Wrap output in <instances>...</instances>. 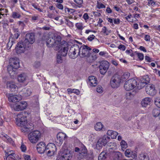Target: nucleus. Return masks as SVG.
I'll list each match as a JSON object with an SVG mask.
<instances>
[{"label":"nucleus","instance_id":"nucleus-1","mask_svg":"<svg viewBox=\"0 0 160 160\" xmlns=\"http://www.w3.org/2000/svg\"><path fill=\"white\" fill-rule=\"evenodd\" d=\"M129 76L130 73L128 72L123 73L122 76L118 74H115L110 79V85L112 88H117L120 86L121 83L126 81Z\"/></svg>","mask_w":160,"mask_h":160},{"label":"nucleus","instance_id":"nucleus-2","mask_svg":"<svg viewBox=\"0 0 160 160\" xmlns=\"http://www.w3.org/2000/svg\"><path fill=\"white\" fill-rule=\"evenodd\" d=\"M42 41H45L47 46L48 47H53L60 48L61 42V37L59 36L53 35L51 37L48 34H43L42 38Z\"/></svg>","mask_w":160,"mask_h":160},{"label":"nucleus","instance_id":"nucleus-3","mask_svg":"<svg viewBox=\"0 0 160 160\" xmlns=\"http://www.w3.org/2000/svg\"><path fill=\"white\" fill-rule=\"evenodd\" d=\"M35 41V36L32 33H28L25 37L24 39L22 41L25 44L27 48H31V45Z\"/></svg>","mask_w":160,"mask_h":160},{"label":"nucleus","instance_id":"nucleus-4","mask_svg":"<svg viewBox=\"0 0 160 160\" xmlns=\"http://www.w3.org/2000/svg\"><path fill=\"white\" fill-rule=\"evenodd\" d=\"M41 134L38 130H35L30 132L28 134V138L32 143L37 142L41 138Z\"/></svg>","mask_w":160,"mask_h":160},{"label":"nucleus","instance_id":"nucleus-5","mask_svg":"<svg viewBox=\"0 0 160 160\" xmlns=\"http://www.w3.org/2000/svg\"><path fill=\"white\" fill-rule=\"evenodd\" d=\"M80 47L77 44L72 46L68 53L69 57L71 58H74L78 55L80 56Z\"/></svg>","mask_w":160,"mask_h":160},{"label":"nucleus","instance_id":"nucleus-6","mask_svg":"<svg viewBox=\"0 0 160 160\" xmlns=\"http://www.w3.org/2000/svg\"><path fill=\"white\" fill-rule=\"evenodd\" d=\"M57 158L58 160H70L72 156L67 149L61 151Z\"/></svg>","mask_w":160,"mask_h":160},{"label":"nucleus","instance_id":"nucleus-7","mask_svg":"<svg viewBox=\"0 0 160 160\" xmlns=\"http://www.w3.org/2000/svg\"><path fill=\"white\" fill-rule=\"evenodd\" d=\"M137 82L133 78L130 79L126 81L124 87L125 90L127 91H130L136 87Z\"/></svg>","mask_w":160,"mask_h":160},{"label":"nucleus","instance_id":"nucleus-8","mask_svg":"<svg viewBox=\"0 0 160 160\" xmlns=\"http://www.w3.org/2000/svg\"><path fill=\"white\" fill-rule=\"evenodd\" d=\"M91 50V48L87 45H84L81 46L80 49V57L82 58L90 57L91 54L90 51Z\"/></svg>","mask_w":160,"mask_h":160},{"label":"nucleus","instance_id":"nucleus-9","mask_svg":"<svg viewBox=\"0 0 160 160\" xmlns=\"http://www.w3.org/2000/svg\"><path fill=\"white\" fill-rule=\"evenodd\" d=\"M15 122L17 125L20 127L25 125L27 123V118L24 116L22 113H20L17 115Z\"/></svg>","mask_w":160,"mask_h":160},{"label":"nucleus","instance_id":"nucleus-10","mask_svg":"<svg viewBox=\"0 0 160 160\" xmlns=\"http://www.w3.org/2000/svg\"><path fill=\"white\" fill-rule=\"evenodd\" d=\"M5 95L8 101L11 102H19L22 99V96L19 95H15L9 93H6Z\"/></svg>","mask_w":160,"mask_h":160},{"label":"nucleus","instance_id":"nucleus-11","mask_svg":"<svg viewBox=\"0 0 160 160\" xmlns=\"http://www.w3.org/2000/svg\"><path fill=\"white\" fill-rule=\"evenodd\" d=\"M74 150L76 152L78 153L77 154V158L78 159H81L84 158L87 154V149L84 145L81 149H80L78 147H76Z\"/></svg>","mask_w":160,"mask_h":160},{"label":"nucleus","instance_id":"nucleus-12","mask_svg":"<svg viewBox=\"0 0 160 160\" xmlns=\"http://www.w3.org/2000/svg\"><path fill=\"white\" fill-rule=\"evenodd\" d=\"M56 151V146L53 143H49L46 147L45 153L48 156H51L54 155L55 152Z\"/></svg>","mask_w":160,"mask_h":160},{"label":"nucleus","instance_id":"nucleus-13","mask_svg":"<svg viewBox=\"0 0 160 160\" xmlns=\"http://www.w3.org/2000/svg\"><path fill=\"white\" fill-rule=\"evenodd\" d=\"M30 49L29 48H26L25 44L22 41L18 42L15 48L16 52L18 54L23 53L25 49L28 50Z\"/></svg>","mask_w":160,"mask_h":160},{"label":"nucleus","instance_id":"nucleus-14","mask_svg":"<svg viewBox=\"0 0 160 160\" xmlns=\"http://www.w3.org/2000/svg\"><path fill=\"white\" fill-rule=\"evenodd\" d=\"M109 66V63L108 61H103L101 62L99 67L100 73L102 74H104L107 72Z\"/></svg>","mask_w":160,"mask_h":160},{"label":"nucleus","instance_id":"nucleus-15","mask_svg":"<svg viewBox=\"0 0 160 160\" xmlns=\"http://www.w3.org/2000/svg\"><path fill=\"white\" fill-rule=\"evenodd\" d=\"M57 137V139L55 142L58 146H61L63 140H65L67 137L65 133L62 132L58 133Z\"/></svg>","mask_w":160,"mask_h":160},{"label":"nucleus","instance_id":"nucleus-16","mask_svg":"<svg viewBox=\"0 0 160 160\" xmlns=\"http://www.w3.org/2000/svg\"><path fill=\"white\" fill-rule=\"evenodd\" d=\"M27 105V103L25 101H22L14 105L13 107L15 111H19L25 109Z\"/></svg>","mask_w":160,"mask_h":160},{"label":"nucleus","instance_id":"nucleus-17","mask_svg":"<svg viewBox=\"0 0 160 160\" xmlns=\"http://www.w3.org/2000/svg\"><path fill=\"white\" fill-rule=\"evenodd\" d=\"M145 90L148 94L151 96L155 95L157 92L154 85L152 84L148 85L146 87Z\"/></svg>","mask_w":160,"mask_h":160},{"label":"nucleus","instance_id":"nucleus-18","mask_svg":"<svg viewBox=\"0 0 160 160\" xmlns=\"http://www.w3.org/2000/svg\"><path fill=\"white\" fill-rule=\"evenodd\" d=\"M46 144L43 142H39L37 145L38 152L40 154H42L46 152Z\"/></svg>","mask_w":160,"mask_h":160},{"label":"nucleus","instance_id":"nucleus-19","mask_svg":"<svg viewBox=\"0 0 160 160\" xmlns=\"http://www.w3.org/2000/svg\"><path fill=\"white\" fill-rule=\"evenodd\" d=\"M9 64L14 67L15 69H18L19 67V60L17 58H13L10 59Z\"/></svg>","mask_w":160,"mask_h":160},{"label":"nucleus","instance_id":"nucleus-20","mask_svg":"<svg viewBox=\"0 0 160 160\" xmlns=\"http://www.w3.org/2000/svg\"><path fill=\"white\" fill-rule=\"evenodd\" d=\"M97 78L94 76H90L88 77V83L92 87H95L97 85Z\"/></svg>","mask_w":160,"mask_h":160},{"label":"nucleus","instance_id":"nucleus-21","mask_svg":"<svg viewBox=\"0 0 160 160\" xmlns=\"http://www.w3.org/2000/svg\"><path fill=\"white\" fill-rule=\"evenodd\" d=\"M125 156L128 157H132L133 159L137 160V155L135 152H133L129 149H127L125 152Z\"/></svg>","mask_w":160,"mask_h":160},{"label":"nucleus","instance_id":"nucleus-22","mask_svg":"<svg viewBox=\"0 0 160 160\" xmlns=\"http://www.w3.org/2000/svg\"><path fill=\"white\" fill-rule=\"evenodd\" d=\"M68 47L67 45L64 46L62 45L61 46V48L58 53L60 54V55H62V56L65 57L68 53Z\"/></svg>","mask_w":160,"mask_h":160},{"label":"nucleus","instance_id":"nucleus-23","mask_svg":"<svg viewBox=\"0 0 160 160\" xmlns=\"http://www.w3.org/2000/svg\"><path fill=\"white\" fill-rule=\"evenodd\" d=\"M7 88L12 92L15 91L16 89H17V86L13 82H7L6 83Z\"/></svg>","mask_w":160,"mask_h":160},{"label":"nucleus","instance_id":"nucleus-24","mask_svg":"<svg viewBox=\"0 0 160 160\" xmlns=\"http://www.w3.org/2000/svg\"><path fill=\"white\" fill-rule=\"evenodd\" d=\"M151 99L149 98H145L143 99L141 102V104L143 107H146L150 105Z\"/></svg>","mask_w":160,"mask_h":160},{"label":"nucleus","instance_id":"nucleus-25","mask_svg":"<svg viewBox=\"0 0 160 160\" xmlns=\"http://www.w3.org/2000/svg\"><path fill=\"white\" fill-rule=\"evenodd\" d=\"M27 76L25 73H22L18 76V79L19 82H23L27 79Z\"/></svg>","mask_w":160,"mask_h":160},{"label":"nucleus","instance_id":"nucleus-26","mask_svg":"<svg viewBox=\"0 0 160 160\" xmlns=\"http://www.w3.org/2000/svg\"><path fill=\"white\" fill-rule=\"evenodd\" d=\"M107 134L109 136H111L112 139L116 138L118 133L116 132L111 130H108L107 131Z\"/></svg>","mask_w":160,"mask_h":160},{"label":"nucleus","instance_id":"nucleus-27","mask_svg":"<svg viewBox=\"0 0 160 160\" xmlns=\"http://www.w3.org/2000/svg\"><path fill=\"white\" fill-rule=\"evenodd\" d=\"M139 160H149V158L148 155L146 153H141L138 156Z\"/></svg>","mask_w":160,"mask_h":160},{"label":"nucleus","instance_id":"nucleus-28","mask_svg":"<svg viewBox=\"0 0 160 160\" xmlns=\"http://www.w3.org/2000/svg\"><path fill=\"white\" fill-rule=\"evenodd\" d=\"M152 114L153 117H158L160 119V110L155 108L153 109L152 112Z\"/></svg>","mask_w":160,"mask_h":160},{"label":"nucleus","instance_id":"nucleus-29","mask_svg":"<svg viewBox=\"0 0 160 160\" xmlns=\"http://www.w3.org/2000/svg\"><path fill=\"white\" fill-rule=\"evenodd\" d=\"M103 128V126L101 122H97L94 126V128L97 131L102 130Z\"/></svg>","mask_w":160,"mask_h":160},{"label":"nucleus","instance_id":"nucleus-30","mask_svg":"<svg viewBox=\"0 0 160 160\" xmlns=\"http://www.w3.org/2000/svg\"><path fill=\"white\" fill-rule=\"evenodd\" d=\"M107 154L105 152H102L99 155L98 157V160H105Z\"/></svg>","mask_w":160,"mask_h":160},{"label":"nucleus","instance_id":"nucleus-31","mask_svg":"<svg viewBox=\"0 0 160 160\" xmlns=\"http://www.w3.org/2000/svg\"><path fill=\"white\" fill-rule=\"evenodd\" d=\"M24 95L26 97L29 96L31 93V89L30 88H24L22 89Z\"/></svg>","mask_w":160,"mask_h":160},{"label":"nucleus","instance_id":"nucleus-32","mask_svg":"<svg viewBox=\"0 0 160 160\" xmlns=\"http://www.w3.org/2000/svg\"><path fill=\"white\" fill-rule=\"evenodd\" d=\"M13 30L14 33V36H12V38L15 39H18L20 35V32L18 28H13Z\"/></svg>","mask_w":160,"mask_h":160},{"label":"nucleus","instance_id":"nucleus-33","mask_svg":"<svg viewBox=\"0 0 160 160\" xmlns=\"http://www.w3.org/2000/svg\"><path fill=\"white\" fill-rule=\"evenodd\" d=\"M21 17L19 13L18 12H13L11 14V17L14 19H18Z\"/></svg>","mask_w":160,"mask_h":160},{"label":"nucleus","instance_id":"nucleus-34","mask_svg":"<svg viewBox=\"0 0 160 160\" xmlns=\"http://www.w3.org/2000/svg\"><path fill=\"white\" fill-rule=\"evenodd\" d=\"M147 84H145L144 82H143L141 80L138 84H137L136 87L138 89H140L145 86Z\"/></svg>","mask_w":160,"mask_h":160},{"label":"nucleus","instance_id":"nucleus-35","mask_svg":"<svg viewBox=\"0 0 160 160\" xmlns=\"http://www.w3.org/2000/svg\"><path fill=\"white\" fill-rule=\"evenodd\" d=\"M64 10L66 13L68 14H72L76 11V10L74 9L69 8L66 7L65 8Z\"/></svg>","mask_w":160,"mask_h":160},{"label":"nucleus","instance_id":"nucleus-36","mask_svg":"<svg viewBox=\"0 0 160 160\" xmlns=\"http://www.w3.org/2000/svg\"><path fill=\"white\" fill-rule=\"evenodd\" d=\"M8 12V10L6 9L2 8L0 9V18H1L3 17H5V16L7 15V14H5V13H7Z\"/></svg>","mask_w":160,"mask_h":160},{"label":"nucleus","instance_id":"nucleus-37","mask_svg":"<svg viewBox=\"0 0 160 160\" xmlns=\"http://www.w3.org/2000/svg\"><path fill=\"white\" fill-rule=\"evenodd\" d=\"M103 139H102V138H100L97 142L96 147L101 148L103 146H105L106 144L103 143Z\"/></svg>","mask_w":160,"mask_h":160},{"label":"nucleus","instance_id":"nucleus-38","mask_svg":"<svg viewBox=\"0 0 160 160\" xmlns=\"http://www.w3.org/2000/svg\"><path fill=\"white\" fill-rule=\"evenodd\" d=\"M141 80L147 84L149 82L150 79L148 75H146L143 76Z\"/></svg>","mask_w":160,"mask_h":160},{"label":"nucleus","instance_id":"nucleus-39","mask_svg":"<svg viewBox=\"0 0 160 160\" xmlns=\"http://www.w3.org/2000/svg\"><path fill=\"white\" fill-rule=\"evenodd\" d=\"M4 137L6 139V141L8 143L12 144L13 142L12 139L7 135L4 134L3 135Z\"/></svg>","mask_w":160,"mask_h":160},{"label":"nucleus","instance_id":"nucleus-40","mask_svg":"<svg viewBox=\"0 0 160 160\" xmlns=\"http://www.w3.org/2000/svg\"><path fill=\"white\" fill-rule=\"evenodd\" d=\"M20 127H21L20 129L21 130L22 132H28L30 131L29 128L27 127L26 124Z\"/></svg>","mask_w":160,"mask_h":160},{"label":"nucleus","instance_id":"nucleus-41","mask_svg":"<svg viewBox=\"0 0 160 160\" xmlns=\"http://www.w3.org/2000/svg\"><path fill=\"white\" fill-rule=\"evenodd\" d=\"M120 145L122 149L124 150L128 147L127 143L123 140H122L120 142Z\"/></svg>","mask_w":160,"mask_h":160},{"label":"nucleus","instance_id":"nucleus-42","mask_svg":"<svg viewBox=\"0 0 160 160\" xmlns=\"http://www.w3.org/2000/svg\"><path fill=\"white\" fill-rule=\"evenodd\" d=\"M121 153L119 152H115L114 154V159L116 160H118L122 157Z\"/></svg>","mask_w":160,"mask_h":160},{"label":"nucleus","instance_id":"nucleus-43","mask_svg":"<svg viewBox=\"0 0 160 160\" xmlns=\"http://www.w3.org/2000/svg\"><path fill=\"white\" fill-rule=\"evenodd\" d=\"M62 57V55L58 53L57 57V61L58 63H61L63 61Z\"/></svg>","mask_w":160,"mask_h":160},{"label":"nucleus","instance_id":"nucleus-44","mask_svg":"<svg viewBox=\"0 0 160 160\" xmlns=\"http://www.w3.org/2000/svg\"><path fill=\"white\" fill-rule=\"evenodd\" d=\"M73 1L78 5L77 6L78 7L80 8L82 7V4L83 3V0H73Z\"/></svg>","mask_w":160,"mask_h":160},{"label":"nucleus","instance_id":"nucleus-45","mask_svg":"<svg viewBox=\"0 0 160 160\" xmlns=\"http://www.w3.org/2000/svg\"><path fill=\"white\" fill-rule=\"evenodd\" d=\"M7 69L8 73L10 74H11L12 72H15V70L16 69L14 68V67L11 65H10L8 67Z\"/></svg>","mask_w":160,"mask_h":160},{"label":"nucleus","instance_id":"nucleus-46","mask_svg":"<svg viewBox=\"0 0 160 160\" xmlns=\"http://www.w3.org/2000/svg\"><path fill=\"white\" fill-rule=\"evenodd\" d=\"M134 53L137 56L140 60L142 61L143 60L144 55L142 53H138L137 52H134Z\"/></svg>","mask_w":160,"mask_h":160},{"label":"nucleus","instance_id":"nucleus-47","mask_svg":"<svg viewBox=\"0 0 160 160\" xmlns=\"http://www.w3.org/2000/svg\"><path fill=\"white\" fill-rule=\"evenodd\" d=\"M5 156L4 157V159H5L6 158L8 157L9 156L11 155L12 153H14V151L12 150H9L8 151L7 150V151H5Z\"/></svg>","mask_w":160,"mask_h":160},{"label":"nucleus","instance_id":"nucleus-48","mask_svg":"<svg viewBox=\"0 0 160 160\" xmlns=\"http://www.w3.org/2000/svg\"><path fill=\"white\" fill-rule=\"evenodd\" d=\"M102 138L103 139V142H104L103 143L105 144L106 145L109 141L110 139V138L109 137L106 136H104Z\"/></svg>","mask_w":160,"mask_h":160},{"label":"nucleus","instance_id":"nucleus-49","mask_svg":"<svg viewBox=\"0 0 160 160\" xmlns=\"http://www.w3.org/2000/svg\"><path fill=\"white\" fill-rule=\"evenodd\" d=\"M103 33L105 34L106 35H108L109 33H111V30H108L106 27H103L102 28V31Z\"/></svg>","mask_w":160,"mask_h":160},{"label":"nucleus","instance_id":"nucleus-50","mask_svg":"<svg viewBox=\"0 0 160 160\" xmlns=\"http://www.w3.org/2000/svg\"><path fill=\"white\" fill-rule=\"evenodd\" d=\"M132 17V15L131 13H129L128 16L125 18L126 20H127L128 22H133V20L131 19Z\"/></svg>","mask_w":160,"mask_h":160},{"label":"nucleus","instance_id":"nucleus-51","mask_svg":"<svg viewBox=\"0 0 160 160\" xmlns=\"http://www.w3.org/2000/svg\"><path fill=\"white\" fill-rule=\"evenodd\" d=\"M154 103L157 107L160 108V98H156L154 100Z\"/></svg>","mask_w":160,"mask_h":160},{"label":"nucleus","instance_id":"nucleus-52","mask_svg":"<svg viewBox=\"0 0 160 160\" xmlns=\"http://www.w3.org/2000/svg\"><path fill=\"white\" fill-rule=\"evenodd\" d=\"M75 26L79 30H82L83 28V25L81 23H77L75 24Z\"/></svg>","mask_w":160,"mask_h":160},{"label":"nucleus","instance_id":"nucleus-53","mask_svg":"<svg viewBox=\"0 0 160 160\" xmlns=\"http://www.w3.org/2000/svg\"><path fill=\"white\" fill-rule=\"evenodd\" d=\"M97 7L98 9H101L105 8V6L102 3H100L98 1L97 3Z\"/></svg>","mask_w":160,"mask_h":160},{"label":"nucleus","instance_id":"nucleus-54","mask_svg":"<svg viewBox=\"0 0 160 160\" xmlns=\"http://www.w3.org/2000/svg\"><path fill=\"white\" fill-rule=\"evenodd\" d=\"M15 156V153H12L11 155L9 156L8 157L6 158L5 159L6 160H14V158H15L14 156Z\"/></svg>","mask_w":160,"mask_h":160},{"label":"nucleus","instance_id":"nucleus-55","mask_svg":"<svg viewBox=\"0 0 160 160\" xmlns=\"http://www.w3.org/2000/svg\"><path fill=\"white\" fill-rule=\"evenodd\" d=\"M11 36L10 37L9 39V41L8 42L7 44V49L8 50H9L12 46V42H10V40L11 39Z\"/></svg>","mask_w":160,"mask_h":160},{"label":"nucleus","instance_id":"nucleus-56","mask_svg":"<svg viewBox=\"0 0 160 160\" xmlns=\"http://www.w3.org/2000/svg\"><path fill=\"white\" fill-rule=\"evenodd\" d=\"M4 22L3 23L2 27L3 28H6L8 26V21L6 20L3 21Z\"/></svg>","mask_w":160,"mask_h":160},{"label":"nucleus","instance_id":"nucleus-57","mask_svg":"<svg viewBox=\"0 0 160 160\" xmlns=\"http://www.w3.org/2000/svg\"><path fill=\"white\" fill-rule=\"evenodd\" d=\"M66 23L70 27H73L74 25L73 23L69 20H67Z\"/></svg>","mask_w":160,"mask_h":160},{"label":"nucleus","instance_id":"nucleus-58","mask_svg":"<svg viewBox=\"0 0 160 160\" xmlns=\"http://www.w3.org/2000/svg\"><path fill=\"white\" fill-rule=\"evenodd\" d=\"M41 65V62L39 61H36L34 62L33 66L36 68L39 67Z\"/></svg>","mask_w":160,"mask_h":160},{"label":"nucleus","instance_id":"nucleus-59","mask_svg":"<svg viewBox=\"0 0 160 160\" xmlns=\"http://www.w3.org/2000/svg\"><path fill=\"white\" fill-rule=\"evenodd\" d=\"M148 4L151 5L152 6H153L155 5L156 2L152 0H148Z\"/></svg>","mask_w":160,"mask_h":160},{"label":"nucleus","instance_id":"nucleus-60","mask_svg":"<svg viewBox=\"0 0 160 160\" xmlns=\"http://www.w3.org/2000/svg\"><path fill=\"white\" fill-rule=\"evenodd\" d=\"M95 36L93 35H91L88 37L87 39L89 41H92L93 39H94Z\"/></svg>","mask_w":160,"mask_h":160},{"label":"nucleus","instance_id":"nucleus-61","mask_svg":"<svg viewBox=\"0 0 160 160\" xmlns=\"http://www.w3.org/2000/svg\"><path fill=\"white\" fill-rule=\"evenodd\" d=\"M102 87L101 86H98L97 88V91L98 92L101 93L102 92Z\"/></svg>","mask_w":160,"mask_h":160},{"label":"nucleus","instance_id":"nucleus-62","mask_svg":"<svg viewBox=\"0 0 160 160\" xmlns=\"http://www.w3.org/2000/svg\"><path fill=\"white\" fill-rule=\"evenodd\" d=\"M118 48L119 49L122 50L124 51L125 50L126 48L124 45L120 44L118 46Z\"/></svg>","mask_w":160,"mask_h":160},{"label":"nucleus","instance_id":"nucleus-63","mask_svg":"<svg viewBox=\"0 0 160 160\" xmlns=\"http://www.w3.org/2000/svg\"><path fill=\"white\" fill-rule=\"evenodd\" d=\"M20 148L22 152H25L26 150V146L24 145L23 144H22Z\"/></svg>","mask_w":160,"mask_h":160},{"label":"nucleus","instance_id":"nucleus-64","mask_svg":"<svg viewBox=\"0 0 160 160\" xmlns=\"http://www.w3.org/2000/svg\"><path fill=\"white\" fill-rule=\"evenodd\" d=\"M56 6L57 8L61 9L62 10L63 8V7L62 4L60 3H57L56 4Z\"/></svg>","mask_w":160,"mask_h":160}]
</instances>
